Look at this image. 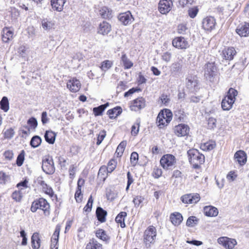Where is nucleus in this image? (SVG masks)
Instances as JSON below:
<instances>
[{"label": "nucleus", "instance_id": "nucleus-37", "mask_svg": "<svg viewBox=\"0 0 249 249\" xmlns=\"http://www.w3.org/2000/svg\"><path fill=\"white\" fill-rule=\"evenodd\" d=\"M121 60L123 62L124 69H129L133 65V63L127 58L125 54H123L122 55Z\"/></svg>", "mask_w": 249, "mask_h": 249}, {"label": "nucleus", "instance_id": "nucleus-38", "mask_svg": "<svg viewBox=\"0 0 249 249\" xmlns=\"http://www.w3.org/2000/svg\"><path fill=\"white\" fill-rule=\"evenodd\" d=\"M0 108L4 112H7L9 108V104L8 98L3 96L0 101Z\"/></svg>", "mask_w": 249, "mask_h": 249}, {"label": "nucleus", "instance_id": "nucleus-18", "mask_svg": "<svg viewBox=\"0 0 249 249\" xmlns=\"http://www.w3.org/2000/svg\"><path fill=\"white\" fill-rule=\"evenodd\" d=\"M145 106V100L142 97H139L133 100L131 106V109L134 111H138L143 108Z\"/></svg>", "mask_w": 249, "mask_h": 249}, {"label": "nucleus", "instance_id": "nucleus-32", "mask_svg": "<svg viewBox=\"0 0 249 249\" xmlns=\"http://www.w3.org/2000/svg\"><path fill=\"white\" fill-rule=\"evenodd\" d=\"M40 240L37 233H34L31 237L32 247L34 249H38L40 247Z\"/></svg>", "mask_w": 249, "mask_h": 249}, {"label": "nucleus", "instance_id": "nucleus-40", "mask_svg": "<svg viewBox=\"0 0 249 249\" xmlns=\"http://www.w3.org/2000/svg\"><path fill=\"white\" fill-rule=\"evenodd\" d=\"M160 112L163 113L165 121L166 124H168L172 119V112L168 109H164V110H161Z\"/></svg>", "mask_w": 249, "mask_h": 249}, {"label": "nucleus", "instance_id": "nucleus-23", "mask_svg": "<svg viewBox=\"0 0 249 249\" xmlns=\"http://www.w3.org/2000/svg\"><path fill=\"white\" fill-rule=\"evenodd\" d=\"M99 14L102 18L109 19L113 17L112 11L106 6H104L99 10Z\"/></svg>", "mask_w": 249, "mask_h": 249}, {"label": "nucleus", "instance_id": "nucleus-29", "mask_svg": "<svg viewBox=\"0 0 249 249\" xmlns=\"http://www.w3.org/2000/svg\"><path fill=\"white\" fill-rule=\"evenodd\" d=\"M170 218L171 222L175 226L179 225L183 220V217L179 213H172L170 215Z\"/></svg>", "mask_w": 249, "mask_h": 249}, {"label": "nucleus", "instance_id": "nucleus-60", "mask_svg": "<svg viewBox=\"0 0 249 249\" xmlns=\"http://www.w3.org/2000/svg\"><path fill=\"white\" fill-rule=\"evenodd\" d=\"M194 0H178V3L182 7H184L189 5L193 4Z\"/></svg>", "mask_w": 249, "mask_h": 249}, {"label": "nucleus", "instance_id": "nucleus-8", "mask_svg": "<svg viewBox=\"0 0 249 249\" xmlns=\"http://www.w3.org/2000/svg\"><path fill=\"white\" fill-rule=\"evenodd\" d=\"M237 52L233 47L225 48L222 50L220 55L223 60L231 61L233 59L234 57L236 55Z\"/></svg>", "mask_w": 249, "mask_h": 249}, {"label": "nucleus", "instance_id": "nucleus-35", "mask_svg": "<svg viewBox=\"0 0 249 249\" xmlns=\"http://www.w3.org/2000/svg\"><path fill=\"white\" fill-rule=\"evenodd\" d=\"M41 142V138L37 135H35L31 138L30 144L32 147L35 148L38 147L40 145Z\"/></svg>", "mask_w": 249, "mask_h": 249}, {"label": "nucleus", "instance_id": "nucleus-57", "mask_svg": "<svg viewBox=\"0 0 249 249\" xmlns=\"http://www.w3.org/2000/svg\"><path fill=\"white\" fill-rule=\"evenodd\" d=\"M9 178V176L8 175L2 171H0V184H5Z\"/></svg>", "mask_w": 249, "mask_h": 249}, {"label": "nucleus", "instance_id": "nucleus-59", "mask_svg": "<svg viewBox=\"0 0 249 249\" xmlns=\"http://www.w3.org/2000/svg\"><path fill=\"white\" fill-rule=\"evenodd\" d=\"M22 196L20 191H15L12 195V197L13 199L17 202H19L22 198Z\"/></svg>", "mask_w": 249, "mask_h": 249}, {"label": "nucleus", "instance_id": "nucleus-5", "mask_svg": "<svg viewBox=\"0 0 249 249\" xmlns=\"http://www.w3.org/2000/svg\"><path fill=\"white\" fill-rule=\"evenodd\" d=\"M42 169L48 175H52L54 173L55 167L52 157H46L42 160Z\"/></svg>", "mask_w": 249, "mask_h": 249}, {"label": "nucleus", "instance_id": "nucleus-30", "mask_svg": "<svg viewBox=\"0 0 249 249\" xmlns=\"http://www.w3.org/2000/svg\"><path fill=\"white\" fill-rule=\"evenodd\" d=\"M122 112V109L120 106H117L113 108L109 109L107 111V114L108 115L110 119H114L120 115Z\"/></svg>", "mask_w": 249, "mask_h": 249}, {"label": "nucleus", "instance_id": "nucleus-41", "mask_svg": "<svg viewBox=\"0 0 249 249\" xmlns=\"http://www.w3.org/2000/svg\"><path fill=\"white\" fill-rule=\"evenodd\" d=\"M198 220V219L195 216H190L187 220L186 226L189 227H193L197 224Z\"/></svg>", "mask_w": 249, "mask_h": 249}, {"label": "nucleus", "instance_id": "nucleus-46", "mask_svg": "<svg viewBox=\"0 0 249 249\" xmlns=\"http://www.w3.org/2000/svg\"><path fill=\"white\" fill-rule=\"evenodd\" d=\"M199 9L197 6L190 8L188 10L189 16L192 18H195L198 14Z\"/></svg>", "mask_w": 249, "mask_h": 249}, {"label": "nucleus", "instance_id": "nucleus-28", "mask_svg": "<svg viewBox=\"0 0 249 249\" xmlns=\"http://www.w3.org/2000/svg\"><path fill=\"white\" fill-rule=\"evenodd\" d=\"M41 25L44 30L49 31L54 28V21L50 18H43L41 20Z\"/></svg>", "mask_w": 249, "mask_h": 249}, {"label": "nucleus", "instance_id": "nucleus-56", "mask_svg": "<svg viewBox=\"0 0 249 249\" xmlns=\"http://www.w3.org/2000/svg\"><path fill=\"white\" fill-rule=\"evenodd\" d=\"M216 119L214 118H209L208 120V128L213 129L216 127Z\"/></svg>", "mask_w": 249, "mask_h": 249}, {"label": "nucleus", "instance_id": "nucleus-21", "mask_svg": "<svg viewBox=\"0 0 249 249\" xmlns=\"http://www.w3.org/2000/svg\"><path fill=\"white\" fill-rule=\"evenodd\" d=\"M236 32L241 36H247L249 35V23L239 26L236 29Z\"/></svg>", "mask_w": 249, "mask_h": 249}, {"label": "nucleus", "instance_id": "nucleus-45", "mask_svg": "<svg viewBox=\"0 0 249 249\" xmlns=\"http://www.w3.org/2000/svg\"><path fill=\"white\" fill-rule=\"evenodd\" d=\"M25 157V151L23 150L18 155L17 160L16 164L18 166H21L24 162Z\"/></svg>", "mask_w": 249, "mask_h": 249}, {"label": "nucleus", "instance_id": "nucleus-62", "mask_svg": "<svg viewBox=\"0 0 249 249\" xmlns=\"http://www.w3.org/2000/svg\"><path fill=\"white\" fill-rule=\"evenodd\" d=\"M187 28L185 24H179L178 26V33L179 34H185Z\"/></svg>", "mask_w": 249, "mask_h": 249}, {"label": "nucleus", "instance_id": "nucleus-43", "mask_svg": "<svg viewBox=\"0 0 249 249\" xmlns=\"http://www.w3.org/2000/svg\"><path fill=\"white\" fill-rule=\"evenodd\" d=\"M28 126L30 129H35L38 124L37 120L35 117H31L27 121Z\"/></svg>", "mask_w": 249, "mask_h": 249}, {"label": "nucleus", "instance_id": "nucleus-54", "mask_svg": "<svg viewBox=\"0 0 249 249\" xmlns=\"http://www.w3.org/2000/svg\"><path fill=\"white\" fill-rule=\"evenodd\" d=\"M15 134L14 130L13 128H10L7 129L4 132V136L5 139H11Z\"/></svg>", "mask_w": 249, "mask_h": 249}, {"label": "nucleus", "instance_id": "nucleus-22", "mask_svg": "<svg viewBox=\"0 0 249 249\" xmlns=\"http://www.w3.org/2000/svg\"><path fill=\"white\" fill-rule=\"evenodd\" d=\"M204 213L206 216L214 217L218 215L217 209L212 206H207L204 208Z\"/></svg>", "mask_w": 249, "mask_h": 249}, {"label": "nucleus", "instance_id": "nucleus-4", "mask_svg": "<svg viewBox=\"0 0 249 249\" xmlns=\"http://www.w3.org/2000/svg\"><path fill=\"white\" fill-rule=\"evenodd\" d=\"M217 67L214 62H208L204 67V76L210 81L216 75Z\"/></svg>", "mask_w": 249, "mask_h": 249}, {"label": "nucleus", "instance_id": "nucleus-25", "mask_svg": "<svg viewBox=\"0 0 249 249\" xmlns=\"http://www.w3.org/2000/svg\"><path fill=\"white\" fill-rule=\"evenodd\" d=\"M96 215L97 219L101 222H105L106 220V216L107 212L104 210L102 208L98 207L96 211Z\"/></svg>", "mask_w": 249, "mask_h": 249}, {"label": "nucleus", "instance_id": "nucleus-24", "mask_svg": "<svg viewBox=\"0 0 249 249\" xmlns=\"http://www.w3.org/2000/svg\"><path fill=\"white\" fill-rule=\"evenodd\" d=\"M13 32L8 27H4L2 30V40L3 42L7 43L13 38Z\"/></svg>", "mask_w": 249, "mask_h": 249}, {"label": "nucleus", "instance_id": "nucleus-17", "mask_svg": "<svg viewBox=\"0 0 249 249\" xmlns=\"http://www.w3.org/2000/svg\"><path fill=\"white\" fill-rule=\"evenodd\" d=\"M67 86L71 91L76 92L80 89L81 83L79 80L73 78L68 81Z\"/></svg>", "mask_w": 249, "mask_h": 249}, {"label": "nucleus", "instance_id": "nucleus-9", "mask_svg": "<svg viewBox=\"0 0 249 249\" xmlns=\"http://www.w3.org/2000/svg\"><path fill=\"white\" fill-rule=\"evenodd\" d=\"M172 45L178 49H186L189 47V43L187 40L182 36L174 38L172 42Z\"/></svg>", "mask_w": 249, "mask_h": 249}, {"label": "nucleus", "instance_id": "nucleus-12", "mask_svg": "<svg viewBox=\"0 0 249 249\" xmlns=\"http://www.w3.org/2000/svg\"><path fill=\"white\" fill-rule=\"evenodd\" d=\"M144 242L148 243H151L153 242L156 236V230L155 227L150 226L144 231Z\"/></svg>", "mask_w": 249, "mask_h": 249}, {"label": "nucleus", "instance_id": "nucleus-61", "mask_svg": "<svg viewBox=\"0 0 249 249\" xmlns=\"http://www.w3.org/2000/svg\"><path fill=\"white\" fill-rule=\"evenodd\" d=\"M171 53L168 52H166L163 53L161 55L162 59L166 62H169L171 60Z\"/></svg>", "mask_w": 249, "mask_h": 249}, {"label": "nucleus", "instance_id": "nucleus-1", "mask_svg": "<svg viewBox=\"0 0 249 249\" xmlns=\"http://www.w3.org/2000/svg\"><path fill=\"white\" fill-rule=\"evenodd\" d=\"M189 162L195 169H198L200 165L205 161V156L196 149H190L187 151Z\"/></svg>", "mask_w": 249, "mask_h": 249}, {"label": "nucleus", "instance_id": "nucleus-14", "mask_svg": "<svg viewBox=\"0 0 249 249\" xmlns=\"http://www.w3.org/2000/svg\"><path fill=\"white\" fill-rule=\"evenodd\" d=\"M173 5L171 0H160L159 3V10L162 14L168 13Z\"/></svg>", "mask_w": 249, "mask_h": 249}, {"label": "nucleus", "instance_id": "nucleus-15", "mask_svg": "<svg viewBox=\"0 0 249 249\" xmlns=\"http://www.w3.org/2000/svg\"><path fill=\"white\" fill-rule=\"evenodd\" d=\"M216 21L213 17H207L204 18L202 21L203 28L208 31H211L215 28Z\"/></svg>", "mask_w": 249, "mask_h": 249}, {"label": "nucleus", "instance_id": "nucleus-55", "mask_svg": "<svg viewBox=\"0 0 249 249\" xmlns=\"http://www.w3.org/2000/svg\"><path fill=\"white\" fill-rule=\"evenodd\" d=\"M60 231V226H59V225H57L55 227V231L53 234V237H52L53 240L56 243L58 241Z\"/></svg>", "mask_w": 249, "mask_h": 249}, {"label": "nucleus", "instance_id": "nucleus-51", "mask_svg": "<svg viewBox=\"0 0 249 249\" xmlns=\"http://www.w3.org/2000/svg\"><path fill=\"white\" fill-rule=\"evenodd\" d=\"M106 136V131L105 130L101 131L98 135L96 144L100 145Z\"/></svg>", "mask_w": 249, "mask_h": 249}, {"label": "nucleus", "instance_id": "nucleus-26", "mask_svg": "<svg viewBox=\"0 0 249 249\" xmlns=\"http://www.w3.org/2000/svg\"><path fill=\"white\" fill-rule=\"evenodd\" d=\"M56 134L52 130H47L45 132L44 138L46 142L53 144L55 141Z\"/></svg>", "mask_w": 249, "mask_h": 249}, {"label": "nucleus", "instance_id": "nucleus-7", "mask_svg": "<svg viewBox=\"0 0 249 249\" xmlns=\"http://www.w3.org/2000/svg\"><path fill=\"white\" fill-rule=\"evenodd\" d=\"M118 19L124 26L131 24L134 20L131 13L129 11L119 14L118 16Z\"/></svg>", "mask_w": 249, "mask_h": 249}, {"label": "nucleus", "instance_id": "nucleus-3", "mask_svg": "<svg viewBox=\"0 0 249 249\" xmlns=\"http://www.w3.org/2000/svg\"><path fill=\"white\" fill-rule=\"evenodd\" d=\"M38 209L42 210L45 215H49L50 213V204L45 199L42 197L35 200L32 203L31 211L32 212L35 213Z\"/></svg>", "mask_w": 249, "mask_h": 249}, {"label": "nucleus", "instance_id": "nucleus-36", "mask_svg": "<svg viewBox=\"0 0 249 249\" xmlns=\"http://www.w3.org/2000/svg\"><path fill=\"white\" fill-rule=\"evenodd\" d=\"M102 245L96 240L92 239L87 244L86 249H102Z\"/></svg>", "mask_w": 249, "mask_h": 249}, {"label": "nucleus", "instance_id": "nucleus-44", "mask_svg": "<svg viewBox=\"0 0 249 249\" xmlns=\"http://www.w3.org/2000/svg\"><path fill=\"white\" fill-rule=\"evenodd\" d=\"M112 62L108 60H106L102 62L100 68L102 71H106L111 67Z\"/></svg>", "mask_w": 249, "mask_h": 249}, {"label": "nucleus", "instance_id": "nucleus-49", "mask_svg": "<svg viewBox=\"0 0 249 249\" xmlns=\"http://www.w3.org/2000/svg\"><path fill=\"white\" fill-rule=\"evenodd\" d=\"M93 199L91 196L89 198L88 202L85 207L84 208V211L86 212L89 213L91 211Z\"/></svg>", "mask_w": 249, "mask_h": 249}, {"label": "nucleus", "instance_id": "nucleus-53", "mask_svg": "<svg viewBox=\"0 0 249 249\" xmlns=\"http://www.w3.org/2000/svg\"><path fill=\"white\" fill-rule=\"evenodd\" d=\"M215 146L214 143L206 142L201 146V148L203 150H211Z\"/></svg>", "mask_w": 249, "mask_h": 249}, {"label": "nucleus", "instance_id": "nucleus-19", "mask_svg": "<svg viewBox=\"0 0 249 249\" xmlns=\"http://www.w3.org/2000/svg\"><path fill=\"white\" fill-rule=\"evenodd\" d=\"M111 30L110 24L107 21H104L100 23L98 28L97 33L102 35H107Z\"/></svg>", "mask_w": 249, "mask_h": 249}, {"label": "nucleus", "instance_id": "nucleus-6", "mask_svg": "<svg viewBox=\"0 0 249 249\" xmlns=\"http://www.w3.org/2000/svg\"><path fill=\"white\" fill-rule=\"evenodd\" d=\"M176 158L171 154L163 155L160 160V164L163 169L168 170L176 163Z\"/></svg>", "mask_w": 249, "mask_h": 249}, {"label": "nucleus", "instance_id": "nucleus-64", "mask_svg": "<svg viewBox=\"0 0 249 249\" xmlns=\"http://www.w3.org/2000/svg\"><path fill=\"white\" fill-rule=\"evenodd\" d=\"M81 196V189L80 188H77L75 193V198L76 202H80L82 201V196Z\"/></svg>", "mask_w": 249, "mask_h": 249}, {"label": "nucleus", "instance_id": "nucleus-48", "mask_svg": "<svg viewBox=\"0 0 249 249\" xmlns=\"http://www.w3.org/2000/svg\"><path fill=\"white\" fill-rule=\"evenodd\" d=\"M117 162L115 160L112 159L107 164V173H111L114 170L116 167Z\"/></svg>", "mask_w": 249, "mask_h": 249}, {"label": "nucleus", "instance_id": "nucleus-34", "mask_svg": "<svg viewBox=\"0 0 249 249\" xmlns=\"http://www.w3.org/2000/svg\"><path fill=\"white\" fill-rule=\"evenodd\" d=\"M96 236L104 241L108 242L109 237L106 234V231L103 229H99L95 232Z\"/></svg>", "mask_w": 249, "mask_h": 249}, {"label": "nucleus", "instance_id": "nucleus-58", "mask_svg": "<svg viewBox=\"0 0 249 249\" xmlns=\"http://www.w3.org/2000/svg\"><path fill=\"white\" fill-rule=\"evenodd\" d=\"M152 174L155 178H160L162 175L161 169L159 168L158 166H155L154 167Z\"/></svg>", "mask_w": 249, "mask_h": 249}, {"label": "nucleus", "instance_id": "nucleus-33", "mask_svg": "<svg viewBox=\"0 0 249 249\" xmlns=\"http://www.w3.org/2000/svg\"><path fill=\"white\" fill-rule=\"evenodd\" d=\"M156 123L160 128H163L167 125L164 119V114L163 112H159L156 120Z\"/></svg>", "mask_w": 249, "mask_h": 249}, {"label": "nucleus", "instance_id": "nucleus-2", "mask_svg": "<svg viewBox=\"0 0 249 249\" xmlns=\"http://www.w3.org/2000/svg\"><path fill=\"white\" fill-rule=\"evenodd\" d=\"M237 94L238 92L236 89L231 88L229 89L226 96L221 102V107L223 110L228 111L232 108Z\"/></svg>", "mask_w": 249, "mask_h": 249}, {"label": "nucleus", "instance_id": "nucleus-39", "mask_svg": "<svg viewBox=\"0 0 249 249\" xmlns=\"http://www.w3.org/2000/svg\"><path fill=\"white\" fill-rule=\"evenodd\" d=\"M126 145V142L125 141H123L119 144L115 152V154L117 155L118 157L122 156Z\"/></svg>", "mask_w": 249, "mask_h": 249}, {"label": "nucleus", "instance_id": "nucleus-47", "mask_svg": "<svg viewBox=\"0 0 249 249\" xmlns=\"http://www.w3.org/2000/svg\"><path fill=\"white\" fill-rule=\"evenodd\" d=\"M161 103L165 106H168L170 102L169 95L163 93L160 97Z\"/></svg>", "mask_w": 249, "mask_h": 249}, {"label": "nucleus", "instance_id": "nucleus-11", "mask_svg": "<svg viewBox=\"0 0 249 249\" xmlns=\"http://www.w3.org/2000/svg\"><path fill=\"white\" fill-rule=\"evenodd\" d=\"M174 133L178 137L187 136L190 131L189 127L184 124H180L174 127Z\"/></svg>", "mask_w": 249, "mask_h": 249}, {"label": "nucleus", "instance_id": "nucleus-52", "mask_svg": "<svg viewBox=\"0 0 249 249\" xmlns=\"http://www.w3.org/2000/svg\"><path fill=\"white\" fill-rule=\"evenodd\" d=\"M139 155L136 152H133L130 156L131 163L133 166H135L138 162Z\"/></svg>", "mask_w": 249, "mask_h": 249}, {"label": "nucleus", "instance_id": "nucleus-31", "mask_svg": "<svg viewBox=\"0 0 249 249\" xmlns=\"http://www.w3.org/2000/svg\"><path fill=\"white\" fill-rule=\"evenodd\" d=\"M126 216L127 213L126 212H121L117 215L115 218V221L117 223H120V226L122 228H124L125 227L124 219Z\"/></svg>", "mask_w": 249, "mask_h": 249}, {"label": "nucleus", "instance_id": "nucleus-20", "mask_svg": "<svg viewBox=\"0 0 249 249\" xmlns=\"http://www.w3.org/2000/svg\"><path fill=\"white\" fill-rule=\"evenodd\" d=\"M234 158L240 165H244L247 162V155L242 150L238 151L235 153Z\"/></svg>", "mask_w": 249, "mask_h": 249}, {"label": "nucleus", "instance_id": "nucleus-42", "mask_svg": "<svg viewBox=\"0 0 249 249\" xmlns=\"http://www.w3.org/2000/svg\"><path fill=\"white\" fill-rule=\"evenodd\" d=\"M140 123V120L139 119H137L136 123L132 126L131 131L132 135L136 136L138 134L139 132Z\"/></svg>", "mask_w": 249, "mask_h": 249}, {"label": "nucleus", "instance_id": "nucleus-13", "mask_svg": "<svg viewBox=\"0 0 249 249\" xmlns=\"http://www.w3.org/2000/svg\"><path fill=\"white\" fill-rule=\"evenodd\" d=\"M200 198V196L198 194H189L182 196L181 200L184 203L193 204L198 202Z\"/></svg>", "mask_w": 249, "mask_h": 249}, {"label": "nucleus", "instance_id": "nucleus-63", "mask_svg": "<svg viewBox=\"0 0 249 249\" xmlns=\"http://www.w3.org/2000/svg\"><path fill=\"white\" fill-rule=\"evenodd\" d=\"M181 66L179 63L176 62L172 64L171 70L173 71L178 72L181 70Z\"/></svg>", "mask_w": 249, "mask_h": 249}, {"label": "nucleus", "instance_id": "nucleus-27", "mask_svg": "<svg viewBox=\"0 0 249 249\" xmlns=\"http://www.w3.org/2000/svg\"><path fill=\"white\" fill-rule=\"evenodd\" d=\"M66 1L64 0H51V3L53 8L58 12L62 11L63 9V6Z\"/></svg>", "mask_w": 249, "mask_h": 249}, {"label": "nucleus", "instance_id": "nucleus-50", "mask_svg": "<svg viewBox=\"0 0 249 249\" xmlns=\"http://www.w3.org/2000/svg\"><path fill=\"white\" fill-rule=\"evenodd\" d=\"M104 110L105 107L101 105L93 108V112L95 116L101 115Z\"/></svg>", "mask_w": 249, "mask_h": 249}, {"label": "nucleus", "instance_id": "nucleus-16", "mask_svg": "<svg viewBox=\"0 0 249 249\" xmlns=\"http://www.w3.org/2000/svg\"><path fill=\"white\" fill-rule=\"evenodd\" d=\"M198 81L194 76H189L186 78V87L191 92H194L198 89Z\"/></svg>", "mask_w": 249, "mask_h": 249}, {"label": "nucleus", "instance_id": "nucleus-10", "mask_svg": "<svg viewBox=\"0 0 249 249\" xmlns=\"http://www.w3.org/2000/svg\"><path fill=\"white\" fill-rule=\"evenodd\" d=\"M218 243L226 249H232L237 244L236 240L227 237H221L217 240Z\"/></svg>", "mask_w": 249, "mask_h": 249}]
</instances>
